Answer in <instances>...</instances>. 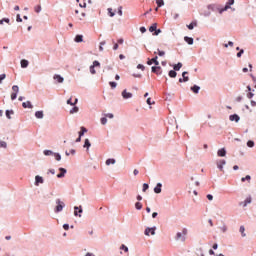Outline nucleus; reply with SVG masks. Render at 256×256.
<instances>
[{
	"instance_id": "obj_1",
	"label": "nucleus",
	"mask_w": 256,
	"mask_h": 256,
	"mask_svg": "<svg viewBox=\"0 0 256 256\" xmlns=\"http://www.w3.org/2000/svg\"><path fill=\"white\" fill-rule=\"evenodd\" d=\"M187 233H188L187 228H183L182 232H178L176 234V237H175L176 241H183V242H185V239H186L185 237H187Z\"/></svg>"
},
{
	"instance_id": "obj_2",
	"label": "nucleus",
	"mask_w": 256,
	"mask_h": 256,
	"mask_svg": "<svg viewBox=\"0 0 256 256\" xmlns=\"http://www.w3.org/2000/svg\"><path fill=\"white\" fill-rule=\"evenodd\" d=\"M56 209H55V213H60V211H63V208L65 207V203L63 201H61L60 199L56 200Z\"/></svg>"
},
{
	"instance_id": "obj_3",
	"label": "nucleus",
	"mask_w": 256,
	"mask_h": 256,
	"mask_svg": "<svg viewBox=\"0 0 256 256\" xmlns=\"http://www.w3.org/2000/svg\"><path fill=\"white\" fill-rule=\"evenodd\" d=\"M12 91L13 93L11 94V100L15 101V99H17V93H19V86L17 85L12 86Z\"/></svg>"
},
{
	"instance_id": "obj_4",
	"label": "nucleus",
	"mask_w": 256,
	"mask_h": 256,
	"mask_svg": "<svg viewBox=\"0 0 256 256\" xmlns=\"http://www.w3.org/2000/svg\"><path fill=\"white\" fill-rule=\"evenodd\" d=\"M95 67H101V63H99V61L95 60L93 62V65L90 66V73L92 75H95L97 73V71H95Z\"/></svg>"
},
{
	"instance_id": "obj_5",
	"label": "nucleus",
	"mask_w": 256,
	"mask_h": 256,
	"mask_svg": "<svg viewBox=\"0 0 256 256\" xmlns=\"http://www.w3.org/2000/svg\"><path fill=\"white\" fill-rule=\"evenodd\" d=\"M152 73H155L156 75H161V73H163V70H162L161 66H159V65L153 66Z\"/></svg>"
},
{
	"instance_id": "obj_6",
	"label": "nucleus",
	"mask_w": 256,
	"mask_h": 256,
	"mask_svg": "<svg viewBox=\"0 0 256 256\" xmlns=\"http://www.w3.org/2000/svg\"><path fill=\"white\" fill-rule=\"evenodd\" d=\"M188 73H189V72H183V73H182V77H183V78H180V79H179V83H183V82H184V83H187V81H189V76H187Z\"/></svg>"
},
{
	"instance_id": "obj_7",
	"label": "nucleus",
	"mask_w": 256,
	"mask_h": 256,
	"mask_svg": "<svg viewBox=\"0 0 256 256\" xmlns=\"http://www.w3.org/2000/svg\"><path fill=\"white\" fill-rule=\"evenodd\" d=\"M234 3H235V0H228L224 9L220 10V13H223V11H227V9H230L231 5H233Z\"/></svg>"
},
{
	"instance_id": "obj_8",
	"label": "nucleus",
	"mask_w": 256,
	"mask_h": 256,
	"mask_svg": "<svg viewBox=\"0 0 256 256\" xmlns=\"http://www.w3.org/2000/svg\"><path fill=\"white\" fill-rule=\"evenodd\" d=\"M122 97L123 99H131V97H133V93L127 92V90H123Z\"/></svg>"
},
{
	"instance_id": "obj_9",
	"label": "nucleus",
	"mask_w": 256,
	"mask_h": 256,
	"mask_svg": "<svg viewBox=\"0 0 256 256\" xmlns=\"http://www.w3.org/2000/svg\"><path fill=\"white\" fill-rule=\"evenodd\" d=\"M153 63H154V65H159V61L157 60V56L156 57H154V58H152V59H148V61H147V65H153Z\"/></svg>"
},
{
	"instance_id": "obj_10",
	"label": "nucleus",
	"mask_w": 256,
	"mask_h": 256,
	"mask_svg": "<svg viewBox=\"0 0 256 256\" xmlns=\"http://www.w3.org/2000/svg\"><path fill=\"white\" fill-rule=\"evenodd\" d=\"M22 107L24 109H33V104H31V101H26L22 103Z\"/></svg>"
},
{
	"instance_id": "obj_11",
	"label": "nucleus",
	"mask_w": 256,
	"mask_h": 256,
	"mask_svg": "<svg viewBox=\"0 0 256 256\" xmlns=\"http://www.w3.org/2000/svg\"><path fill=\"white\" fill-rule=\"evenodd\" d=\"M53 79L57 81V83H63V81H65V79L59 74H55Z\"/></svg>"
},
{
	"instance_id": "obj_12",
	"label": "nucleus",
	"mask_w": 256,
	"mask_h": 256,
	"mask_svg": "<svg viewBox=\"0 0 256 256\" xmlns=\"http://www.w3.org/2000/svg\"><path fill=\"white\" fill-rule=\"evenodd\" d=\"M60 173L57 175L58 179H61L65 177V173H67V170L65 168H59Z\"/></svg>"
},
{
	"instance_id": "obj_13",
	"label": "nucleus",
	"mask_w": 256,
	"mask_h": 256,
	"mask_svg": "<svg viewBox=\"0 0 256 256\" xmlns=\"http://www.w3.org/2000/svg\"><path fill=\"white\" fill-rule=\"evenodd\" d=\"M217 155L218 157H225V155H227V151L225 150V148L219 149Z\"/></svg>"
},
{
	"instance_id": "obj_14",
	"label": "nucleus",
	"mask_w": 256,
	"mask_h": 256,
	"mask_svg": "<svg viewBox=\"0 0 256 256\" xmlns=\"http://www.w3.org/2000/svg\"><path fill=\"white\" fill-rule=\"evenodd\" d=\"M145 235L149 237V235H155V229L153 228H146Z\"/></svg>"
},
{
	"instance_id": "obj_15",
	"label": "nucleus",
	"mask_w": 256,
	"mask_h": 256,
	"mask_svg": "<svg viewBox=\"0 0 256 256\" xmlns=\"http://www.w3.org/2000/svg\"><path fill=\"white\" fill-rule=\"evenodd\" d=\"M229 119L230 121H235L236 123H239L240 117L237 114H233V115H230Z\"/></svg>"
},
{
	"instance_id": "obj_16",
	"label": "nucleus",
	"mask_w": 256,
	"mask_h": 256,
	"mask_svg": "<svg viewBox=\"0 0 256 256\" xmlns=\"http://www.w3.org/2000/svg\"><path fill=\"white\" fill-rule=\"evenodd\" d=\"M225 160H219L218 162H217V167H218V169L220 170V171H223V165H225Z\"/></svg>"
},
{
	"instance_id": "obj_17",
	"label": "nucleus",
	"mask_w": 256,
	"mask_h": 256,
	"mask_svg": "<svg viewBox=\"0 0 256 256\" xmlns=\"http://www.w3.org/2000/svg\"><path fill=\"white\" fill-rule=\"evenodd\" d=\"M161 187H163V185L161 183H158L154 188V193H157V194L161 193Z\"/></svg>"
},
{
	"instance_id": "obj_18",
	"label": "nucleus",
	"mask_w": 256,
	"mask_h": 256,
	"mask_svg": "<svg viewBox=\"0 0 256 256\" xmlns=\"http://www.w3.org/2000/svg\"><path fill=\"white\" fill-rule=\"evenodd\" d=\"M21 67H22V69H25V68H27V67H29V61H27V60H21Z\"/></svg>"
},
{
	"instance_id": "obj_19",
	"label": "nucleus",
	"mask_w": 256,
	"mask_h": 256,
	"mask_svg": "<svg viewBox=\"0 0 256 256\" xmlns=\"http://www.w3.org/2000/svg\"><path fill=\"white\" fill-rule=\"evenodd\" d=\"M74 41L76 43H83V35H76Z\"/></svg>"
},
{
	"instance_id": "obj_20",
	"label": "nucleus",
	"mask_w": 256,
	"mask_h": 256,
	"mask_svg": "<svg viewBox=\"0 0 256 256\" xmlns=\"http://www.w3.org/2000/svg\"><path fill=\"white\" fill-rule=\"evenodd\" d=\"M184 41H186V43H188V45H193V38H191L189 36H185Z\"/></svg>"
},
{
	"instance_id": "obj_21",
	"label": "nucleus",
	"mask_w": 256,
	"mask_h": 256,
	"mask_svg": "<svg viewBox=\"0 0 256 256\" xmlns=\"http://www.w3.org/2000/svg\"><path fill=\"white\" fill-rule=\"evenodd\" d=\"M43 111H36L35 112V117L37 118V119H43Z\"/></svg>"
},
{
	"instance_id": "obj_22",
	"label": "nucleus",
	"mask_w": 256,
	"mask_h": 256,
	"mask_svg": "<svg viewBox=\"0 0 256 256\" xmlns=\"http://www.w3.org/2000/svg\"><path fill=\"white\" fill-rule=\"evenodd\" d=\"M157 30V23H154L152 24L150 27H149V31L150 33H153Z\"/></svg>"
},
{
	"instance_id": "obj_23",
	"label": "nucleus",
	"mask_w": 256,
	"mask_h": 256,
	"mask_svg": "<svg viewBox=\"0 0 256 256\" xmlns=\"http://www.w3.org/2000/svg\"><path fill=\"white\" fill-rule=\"evenodd\" d=\"M169 77H171L172 79H175V77H177L176 70H170L169 71Z\"/></svg>"
},
{
	"instance_id": "obj_24",
	"label": "nucleus",
	"mask_w": 256,
	"mask_h": 256,
	"mask_svg": "<svg viewBox=\"0 0 256 256\" xmlns=\"http://www.w3.org/2000/svg\"><path fill=\"white\" fill-rule=\"evenodd\" d=\"M252 198L251 196L247 197L244 201L243 207H247V205H249V203H251Z\"/></svg>"
},
{
	"instance_id": "obj_25",
	"label": "nucleus",
	"mask_w": 256,
	"mask_h": 256,
	"mask_svg": "<svg viewBox=\"0 0 256 256\" xmlns=\"http://www.w3.org/2000/svg\"><path fill=\"white\" fill-rule=\"evenodd\" d=\"M116 161L113 158L107 159L106 160V165H115Z\"/></svg>"
},
{
	"instance_id": "obj_26",
	"label": "nucleus",
	"mask_w": 256,
	"mask_h": 256,
	"mask_svg": "<svg viewBox=\"0 0 256 256\" xmlns=\"http://www.w3.org/2000/svg\"><path fill=\"white\" fill-rule=\"evenodd\" d=\"M74 215L77 217V215H78V213H83V209H81V208H79V207H77V206H75L74 207ZM77 210H78V212H77Z\"/></svg>"
},
{
	"instance_id": "obj_27",
	"label": "nucleus",
	"mask_w": 256,
	"mask_h": 256,
	"mask_svg": "<svg viewBox=\"0 0 256 256\" xmlns=\"http://www.w3.org/2000/svg\"><path fill=\"white\" fill-rule=\"evenodd\" d=\"M36 185H39V183H43V177L41 176H36L35 177Z\"/></svg>"
},
{
	"instance_id": "obj_28",
	"label": "nucleus",
	"mask_w": 256,
	"mask_h": 256,
	"mask_svg": "<svg viewBox=\"0 0 256 256\" xmlns=\"http://www.w3.org/2000/svg\"><path fill=\"white\" fill-rule=\"evenodd\" d=\"M199 89H201V88L197 85H194L191 87V91H193V93H199Z\"/></svg>"
},
{
	"instance_id": "obj_29",
	"label": "nucleus",
	"mask_w": 256,
	"mask_h": 256,
	"mask_svg": "<svg viewBox=\"0 0 256 256\" xmlns=\"http://www.w3.org/2000/svg\"><path fill=\"white\" fill-rule=\"evenodd\" d=\"M183 67V64L181 62H178V64L174 65V71H179Z\"/></svg>"
},
{
	"instance_id": "obj_30",
	"label": "nucleus",
	"mask_w": 256,
	"mask_h": 256,
	"mask_svg": "<svg viewBox=\"0 0 256 256\" xmlns=\"http://www.w3.org/2000/svg\"><path fill=\"white\" fill-rule=\"evenodd\" d=\"M187 27H188V29L191 31V30H193L195 27H197V22H192V23H190Z\"/></svg>"
},
{
	"instance_id": "obj_31",
	"label": "nucleus",
	"mask_w": 256,
	"mask_h": 256,
	"mask_svg": "<svg viewBox=\"0 0 256 256\" xmlns=\"http://www.w3.org/2000/svg\"><path fill=\"white\" fill-rule=\"evenodd\" d=\"M85 133H87V128L81 127V131L79 132V137H83V135H85Z\"/></svg>"
},
{
	"instance_id": "obj_32",
	"label": "nucleus",
	"mask_w": 256,
	"mask_h": 256,
	"mask_svg": "<svg viewBox=\"0 0 256 256\" xmlns=\"http://www.w3.org/2000/svg\"><path fill=\"white\" fill-rule=\"evenodd\" d=\"M15 112L13 110H6V117L7 119H11V115H13Z\"/></svg>"
},
{
	"instance_id": "obj_33",
	"label": "nucleus",
	"mask_w": 256,
	"mask_h": 256,
	"mask_svg": "<svg viewBox=\"0 0 256 256\" xmlns=\"http://www.w3.org/2000/svg\"><path fill=\"white\" fill-rule=\"evenodd\" d=\"M89 147H91V142L89 141V139H85L84 148L89 149Z\"/></svg>"
},
{
	"instance_id": "obj_34",
	"label": "nucleus",
	"mask_w": 256,
	"mask_h": 256,
	"mask_svg": "<svg viewBox=\"0 0 256 256\" xmlns=\"http://www.w3.org/2000/svg\"><path fill=\"white\" fill-rule=\"evenodd\" d=\"M240 233L242 237H247V234H245V226H240Z\"/></svg>"
},
{
	"instance_id": "obj_35",
	"label": "nucleus",
	"mask_w": 256,
	"mask_h": 256,
	"mask_svg": "<svg viewBox=\"0 0 256 256\" xmlns=\"http://www.w3.org/2000/svg\"><path fill=\"white\" fill-rule=\"evenodd\" d=\"M156 4L158 7H163V5H165V1L163 0H156Z\"/></svg>"
},
{
	"instance_id": "obj_36",
	"label": "nucleus",
	"mask_w": 256,
	"mask_h": 256,
	"mask_svg": "<svg viewBox=\"0 0 256 256\" xmlns=\"http://www.w3.org/2000/svg\"><path fill=\"white\" fill-rule=\"evenodd\" d=\"M241 181H242V183H245V181L249 182V181H251V176L247 175V176L241 178Z\"/></svg>"
},
{
	"instance_id": "obj_37",
	"label": "nucleus",
	"mask_w": 256,
	"mask_h": 256,
	"mask_svg": "<svg viewBox=\"0 0 256 256\" xmlns=\"http://www.w3.org/2000/svg\"><path fill=\"white\" fill-rule=\"evenodd\" d=\"M135 208L138 209V211H140V209H143V204H141V202H136Z\"/></svg>"
},
{
	"instance_id": "obj_38",
	"label": "nucleus",
	"mask_w": 256,
	"mask_h": 256,
	"mask_svg": "<svg viewBox=\"0 0 256 256\" xmlns=\"http://www.w3.org/2000/svg\"><path fill=\"white\" fill-rule=\"evenodd\" d=\"M79 112V107L75 106L70 110V114L73 115V113H78Z\"/></svg>"
},
{
	"instance_id": "obj_39",
	"label": "nucleus",
	"mask_w": 256,
	"mask_h": 256,
	"mask_svg": "<svg viewBox=\"0 0 256 256\" xmlns=\"http://www.w3.org/2000/svg\"><path fill=\"white\" fill-rule=\"evenodd\" d=\"M247 147H250V148L255 147V142H253V140H249L247 142Z\"/></svg>"
},
{
	"instance_id": "obj_40",
	"label": "nucleus",
	"mask_w": 256,
	"mask_h": 256,
	"mask_svg": "<svg viewBox=\"0 0 256 256\" xmlns=\"http://www.w3.org/2000/svg\"><path fill=\"white\" fill-rule=\"evenodd\" d=\"M77 101H78V100H77V98H76L74 102H71V98H70V99L67 100V104H68V105H72V106H73V105H77Z\"/></svg>"
},
{
	"instance_id": "obj_41",
	"label": "nucleus",
	"mask_w": 256,
	"mask_h": 256,
	"mask_svg": "<svg viewBox=\"0 0 256 256\" xmlns=\"http://www.w3.org/2000/svg\"><path fill=\"white\" fill-rule=\"evenodd\" d=\"M120 249H122V251H125V253L129 252V248L127 246H125V244H122Z\"/></svg>"
},
{
	"instance_id": "obj_42",
	"label": "nucleus",
	"mask_w": 256,
	"mask_h": 256,
	"mask_svg": "<svg viewBox=\"0 0 256 256\" xmlns=\"http://www.w3.org/2000/svg\"><path fill=\"white\" fill-rule=\"evenodd\" d=\"M35 13H41V5H37L34 7Z\"/></svg>"
},
{
	"instance_id": "obj_43",
	"label": "nucleus",
	"mask_w": 256,
	"mask_h": 256,
	"mask_svg": "<svg viewBox=\"0 0 256 256\" xmlns=\"http://www.w3.org/2000/svg\"><path fill=\"white\" fill-rule=\"evenodd\" d=\"M108 13L110 17H115V12H113V8H108Z\"/></svg>"
},
{
	"instance_id": "obj_44",
	"label": "nucleus",
	"mask_w": 256,
	"mask_h": 256,
	"mask_svg": "<svg viewBox=\"0 0 256 256\" xmlns=\"http://www.w3.org/2000/svg\"><path fill=\"white\" fill-rule=\"evenodd\" d=\"M54 157H55L56 161H61V154L54 153Z\"/></svg>"
},
{
	"instance_id": "obj_45",
	"label": "nucleus",
	"mask_w": 256,
	"mask_h": 256,
	"mask_svg": "<svg viewBox=\"0 0 256 256\" xmlns=\"http://www.w3.org/2000/svg\"><path fill=\"white\" fill-rule=\"evenodd\" d=\"M44 155L49 156V155H54V153L51 150H45Z\"/></svg>"
},
{
	"instance_id": "obj_46",
	"label": "nucleus",
	"mask_w": 256,
	"mask_h": 256,
	"mask_svg": "<svg viewBox=\"0 0 256 256\" xmlns=\"http://www.w3.org/2000/svg\"><path fill=\"white\" fill-rule=\"evenodd\" d=\"M147 189H149V184L144 183L142 191L145 193V191H147Z\"/></svg>"
},
{
	"instance_id": "obj_47",
	"label": "nucleus",
	"mask_w": 256,
	"mask_h": 256,
	"mask_svg": "<svg viewBox=\"0 0 256 256\" xmlns=\"http://www.w3.org/2000/svg\"><path fill=\"white\" fill-rule=\"evenodd\" d=\"M118 15H120V17L123 16V7L122 6H120L118 8Z\"/></svg>"
},
{
	"instance_id": "obj_48",
	"label": "nucleus",
	"mask_w": 256,
	"mask_h": 256,
	"mask_svg": "<svg viewBox=\"0 0 256 256\" xmlns=\"http://www.w3.org/2000/svg\"><path fill=\"white\" fill-rule=\"evenodd\" d=\"M101 124L102 125H107V118L106 117L101 118Z\"/></svg>"
},
{
	"instance_id": "obj_49",
	"label": "nucleus",
	"mask_w": 256,
	"mask_h": 256,
	"mask_svg": "<svg viewBox=\"0 0 256 256\" xmlns=\"http://www.w3.org/2000/svg\"><path fill=\"white\" fill-rule=\"evenodd\" d=\"M0 147L7 149V142H0Z\"/></svg>"
},
{
	"instance_id": "obj_50",
	"label": "nucleus",
	"mask_w": 256,
	"mask_h": 256,
	"mask_svg": "<svg viewBox=\"0 0 256 256\" xmlns=\"http://www.w3.org/2000/svg\"><path fill=\"white\" fill-rule=\"evenodd\" d=\"M109 85L112 89H115V87H117V82H110Z\"/></svg>"
},
{
	"instance_id": "obj_51",
	"label": "nucleus",
	"mask_w": 256,
	"mask_h": 256,
	"mask_svg": "<svg viewBox=\"0 0 256 256\" xmlns=\"http://www.w3.org/2000/svg\"><path fill=\"white\" fill-rule=\"evenodd\" d=\"M5 77H7V75H5V74L0 75V85H1L2 81L5 80Z\"/></svg>"
},
{
	"instance_id": "obj_52",
	"label": "nucleus",
	"mask_w": 256,
	"mask_h": 256,
	"mask_svg": "<svg viewBox=\"0 0 256 256\" xmlns=\"http://www.w3.org/2000/svg\"><path fill=\"white\" fill-rule=\"evenodd\" d=\"M137 69H141L142 71H145V66H143V64H138Z\"/></svg>"
},
{
	"instance_id": "obj_53",
	"label": "nucleus",
	"mask_w": 256,
	"mask_h": 256,
	"mask_svg": "<svg viewBox=\"0 0 256 256\" xmlns=\"http://www.w3.org/2000/svg\"><path fill=\"white\" fill-rule=\"evenodd\" d=\"M103 45H105V41L100 42L99 51H103Z\"/></svg>"
},
{
	"instance_id": "obj_54",
	"label": "nucleus",
	"mask_w": 256,
	"mask_h": 256,
	"mask_svg": "<svg viewBox=\"0 0 256 256\" xmlns=\"http://www.w3.org/2000/svg\"><path fill=\"white\" fill-rule=\"evenodd\" d=\"M159 57H163L165 55V51L158 50Z\"/></svg>"
},
{
	"instance_id": "obj_55",
	"label": "nucleus",
	"mask_w": 256,
	"mask_h": 256,
	"mask_svg": "<svg viewBox=\"0 0 256 256\" xmlns=\"http://www.w3.org/2000/svg\"><path fill=\"white\" fill-rule=\"evenodd\" d=\"M255 94H253V92H249L248 94H247V97H248V99H253V96H254Z\"/></svg>"
},
{
	"instance_id": "obj_56",
	"label": "nucleus",
	"mask_w": 256,
	"mask_h": 256,
	"mask_svg": "<svg viewBox=\"0 0 256 256\" xmlns=\"http://www.w3.org/2000/svg\"><path fill=\"white\" fill-rule=\"evenodd\" d=\"M243 53H245V51L243 49H241L238 53H237V57H241V55H243Z\"/></svg>"
},
{
	"instance_id": "obj_57",
	"label": "nucleus",
	"mask_w": 256,
	"mask_h": 256,
	"mask_svg": "<svg viewBox=\"0 0 256 256\" xmlns=\"http://www.w3.org/2000/svg\"><path fill=\"white\" fill-rule=\"evenodd\" d=\"M16 21L18 23H21V21H23V19H21V15H19V14L17 15Z\"/></svg>"
},
{
	"instance_id": "obj_58",
	"label": "nucleus",
	"mask_w": 256,
	"mask_h": 256,
	"mask_svg": "<svg viewBox=\"0 0 256 256\" xmlns=\"http://www.w3.org/2000/svg\"><path fill=\"white\" fill-rule=\"evenodd\" d=\"M105 117L106 118L108 117V119H113V114L111 113L105 114Z\"/></svg>"
},
{
	"instance_id": "obj_59",
	"label": "nucleus",
	"mask_w": 256,
	"mask_h": 256,
	"mask_svg": "<svg viewBox=\"0 0 256 256\" xmlns=\"http://www.w3.org/2000/svg\"><path fill=\"white\" fill-rule=\"evenodd\" d=\"M146 103H147L148 105H153V104H155V102H151V98H148L147 101H146Z\"/></svg>"
},
{
	"instance_id": "obj_60",
	"label": "nucleus",
	"mask_w": 256,
	"mask_h": 256,
	"mask_svg": "<svg viewBox=\"0 0 256 256\" xmlns=\"http://www.w3.org/2000/svg\"><path fill=\"white\" fill-rule=\"evenodd\" d=\"M63 229H64L65 231H69V224H64V225H63Z\"/></svg>"
},
{
	"instance_id": "obj_61",
	"label": "nucleus",
	"mask_w": 256,
	"mask_h": 256,
	"mask_svg": "<svg viewBox=\"0 0 256 256\" xmlns=\"http://www.w3.org/2000/svg\"><path fill=\"white\" fill-rule=\"evenodd\" d=\"M159 33H161V29H157L155 30V32L153 33V35H159Z\"/></svg>"
},
{
	"instance_id": "obj_62",
	"label": "nucleus",
	"mask_w": 256,
	"mask_h": 256,
	"mask_svg": "<svg viewBox=\"0 0 256 256\" xmlns=\"http://www.w3.org/2000/svg\"><path fill=\"white\" fill-rule=\"evenodd\" d=\"M222 233H225L227 231V226H222L221 228Z\"/></svg>"
},
{
	"instance_id": "obj_63",
	"label": "nucleus",
	"mask_w": 256,
	"mask_h": 256,
	"mask_svg": "<svg viewBox=\"0 0 256 256\" xmlns=\"http://www.w3.org/2000/svg\"><path fill=\"white\" fill-rule=\"evenodd\" d=\"M207 199H208V201H213V195L208 194V195H207Z\"/></svg>"
},
{
	"instance_id": "obj_64",
	"label": "nucleus",
	"mask_w": 256,
	"mask_h": 256,
	"mask_svg": "<svg viewBox=\"0 0 256 256\" xmlns=\"http://www.w3.org/2000/svg\"><path fill=\"white\" fill-rule=\"evenodd\" d=\"M140 31H141V33H145L147 31V29L145 27H141Z\"/></svg>"
}]
</instances>
